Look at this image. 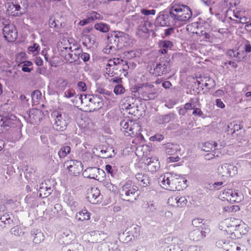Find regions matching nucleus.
Segmentation results:
<instances>
[{
  "instance_id": "42",
  "label": "nucleus",
  "mask_w": 251,
  "mask_h": 251,
  "mask_svg": "<svg viewBox=\"0 0 251 251\" xmlns=\"http://www.w3.org/2000/svg\"><path fill=\"white\" fill-rule=\"evenodd\" d=\"M105 169L108 174L111 175V176H113L116 174L118 169L115 166H111L107 164L105 166Z\"/></svg>"
},
{
  "instance_id": "57",
  "label": "nucleus",
  "mask_w": 251,
  "mask_h": 251,
  "mask_svg": "<svg viewBox=\"0 0 251 251\" xmlns=\"http://www.w3.org/2000/svg\"><path fill=\"white\" fill-rule=\"evenodd\" d=\"M0 220L2 222L5 223L6 221L8 222V223H9V220H10V217L9 214L8 213H4L3 214V215L0 218Z\"/></svg>"
},
{
  "instance_id": "56",
  "label": "nucleus",
  "mask_w": 251,
  "mask_h": 251,
  "mask_svg": "<svg viewBox=\"0 0 251 251\" xmlns=\"http://www.w3.org/2000/svg\"><path fill=\"white\" fill-rule=\"evenodd\" d=\"M179 157L178 155L175 156H170L167 157L166 159L167 163H170L171 162H177L179 160Z\"/></svg>"
},
{
  "instance_id": "58",
  "label": "nucleus",
  "mask_w": 251,
  "mask_h": 251,
  "mask_svg": "<svg viewBox=\"0 0 251 251\" xmlns=\"http://www.w3.org/2000/svg\"><path fill=\"white\" fill-rule=\"evenodd\" d=\"M215 104L218 107L222 109L225 107V104L220 99H217L215 100Z\"/></svg>"
},
{
  "instance_id": "36",
  "label": "nucleus",
  "mask_w": 251,
  "mask_h": 251,
  "mask_svg": "<svg viewBox=\"0 0 251 251\" xmlns=\"http://www.w3.org/2000/svg\"><path fill=\"white\" fill-rule=\"evenodd\" d=\"M71 148L69 146H63L59 151L58 154L60 158H64L71 152Z\"/></svg>"
},
{
  "instance_id": "49",
  "label": "nucleus",
  "mask_w": 251,
  "mask_h": 251,
  "mask_svg": "<svg viewBox=\"0 0 251 251\" xmlns=\"http://www.w3.org/2000/svg\"><path fill=\"white\" fill-rule=\"evenodd\" d=\"M88 18L91 22L96 20H100L102 19L101 16L99 13L94 11H93L90 14Z\"/></svg>"
},
{
  "instance_id": "43",
  "label": "nucleus",
  "mask_w": 251,
  "mask_h": 251,
  "mask_svg": "<svg viewBox=\"0 0 251 251\" xmlns=\"http://www.w3.org/2000/svg\"><path fill=\"white\" fill-rule=\"evenodd\" d=\"M147 205L146 210L148 213L154 212L157 209V205L153 201H149Z\"/></svg>"
},
{
  "instance_id": "19",
  "label": "nucleus",
  "mask_w": 251,
  "mask_h": 251,
  "mask_svg": "<svg viewBox=\"0 0 251 251\" xmlns=\"http://www.w3.org/2000/svg\"><path fill=\"white\" fill-rule=\"evenodd\" d=\"M241 221H242L239 219L235 218H230L226 219V224L228 229H226V231L227 233L230 232L229 234H231V236L234 234V236H235L234 231H235L236 228H237V226H238Z\"/></svg>"
},
{
  "instance_id": "33",
  "label": "nucleus",
  "mask_w": 251,
  "mask_h": 251,
  "mask_svg": "<svg viewBox=\"0 0 251 251\" xmlns=\"http://www.w3.org/2000/svg\"><path fill=\"white\" fill-rule=\"evenodd\" d=\"M243 199V197L241 195L233 190V194L231 195L229 202L230 203H238L241 201Z\"/></svg>"
},
{
  "instance_id": "1",
  "label": "nucleus",
  "mask_w": 251,
  "mask_h": 251,
  "mask_svg": "<svg viewBox=\"0 0 251 251\" xmlns=\"http://www.w3.org/2000/svg\"><path fill=\"white\" fill-rule=\"evenodd\" d=\"M161 186L170 191H180L185 187L186 179L183 177L171 173H165L161 176Z\"/></svg>"
},
{
  "instance_id": "17",
  "label": "nucleus",
  "mask_w": 251,
  "mask_h": 251,
  "mask_svg": "<svg viewBox=\"0 0 251 251\" xmlns=\"http://www.w3.org/2000/svg\"><path fill=\"white\" fill-rule=\"evenodd\" d=\"M88 110L93 111L100 109L103 105V100L100 95H91Z\"/></svg>"
},
{
  "instance_id": "63",
  "label": "nucleus",
  "mask_w": 251,
  "mask_h": 251,
  "mask_svg": "<svg viewBox=\"0 0 251 251\" xmlns=\"http://www.w3.org/2000/svg\"><path fill=\"white\" fill-rule=\"evenodd\" d=\"M194 110L193 111V114L194 115H198L199 116H201L203 115V112L201 110L200 108L194 107Z\"/></svg>"
},
{
  "instance_id": "40",
  "label": "nucleus",
  "mask_w": 251,
  "mask_h": 251,
  "mask_svg": "<svg viewBox=\"0 0 251 251\" xmlns=\"http://www.w3.org/2000/svg\"><path fill=\"white\" fill-rule=\"evenodd\" d=\"M32 100L34 103H38L42 98L41 92L36 90L34 91L31 94Z\"/></svg>"
},
{
  "instance_id": "21",
  "label": "nucleus",
  "mask_w": 251,
  "mask_h": 251,
  "mask_svg": "<svg viewBox=\"0 0 251 251\" xmlns=\"http://www.w3.org/2000/svg\"><path fill=\"white\" fill-rule=\"evenodd\" d=\"M169 62H165L157 64L154 69V73L157 75L161 76L169 72Z\"/></svg>"
},
{
  "instance_id": "35",
  "label": "nucleus",
  "mask_w": 251,
  "mask_h": 251,
  "mask_svg": "<svg viewBox=\"0 0 251 251\" xmlns=\"http://www.w3.org/2000/svg\"><path fill=\"white\" fill-rule=\"evenodd\" d=\"M230 241L231 240L228 238L226 240L224 239H220L216 242V245L218 248L226 251Z\"/></svg>"
},
{
  "instance_id": "34",
  "label": "nucleus",
  "mask_w": 251,
  "mask_h": 251,
  "mask_svg": "<svg viewBox=\"0 0 251 251\" xmlns=\"http://www.w3.org/2000/svg\"><path fill=\"white\" fill-rule=\"evenodd\" d=\"M62 243L64 245H69L73 240L74 236L73 234L69 232L68 233H63L61 235Z\"/></svg>"
},
{
  "instance_id": "9",
  "label": "nucleus",
  "mask_w": 251,
  "mask_h": 251,
  "mask_svg": "<svg viewBox=\"0 0 251 251\" xmlns=\"http://www.w3.org/2000/svg\"><path fill=\"white\" fill-rule=\"evenodd\" d=\"M2 30L4 37L8 42H13L17 38L18 31L13 24L5 25Z\"/></svg>"
},
{
  "instance_id": "30",
  "label": "nucleus",
  "mask_w": 251,
  "mask_h": 251,
  "mask_svg": "<svg viewBox=\"0 0 251 251\" xmlns=\"http://www.w3.org/2000/svg\"><path fill=\"white\" fill-rule=\"evenodd\" d=\"M50 194V189L44 186L43 184L40 185V187L37 192L38 196L42 198H46Z\"/></svg>"
},
{
  "instance_id": "61",
  "label": "nucleus",
  "mask_w": 251,
  "mask_h": 251,
  "mask_svg": "<svg viewBox=\"0 0 251 251\" xmlns=\"http://www.w3.org/2000/svg\"><path fill=\"white\" fill-rule=\"evenodd\" d=\"M65 97L70 98L73 97L75 95V92L71 89L67 90L64 93Z\"/></svg>"
},
{
  "instance_id": "6",
  "label": "nucleus",
  "mask_w": 251,
  "mask_h": 251,
  "mask_svg": "<svg viewBox=\"0 0 251 251\" xmlns=\"http://www.w3.org/2000/svg\"><path fill=\"white\" fill-rule=\"evenodd\" d=\"M51 116L54 120L53 127L55 130L63 131L66 129L70 120L67 114L55 110L51 113Z\"/></svg>"
},
{
  "instance_id": "41",
  "label": "nucleus",
  "mask_w": 251,
  "mask_h": 251,
  "mask_svg": "<svg viewBox=\"0 0 251 251\" xmlns=\"http://www.w3.org/2000/svg\"><path fill=\"white\" fill-rule=\"evenodd\" d=\"M83 44L86 46L90 47L95 43V41L92 40L90 35H85L82 37Z\"/></svg>"
},
{
  "instance_id": "8",
  "label": "nucleus",
  "mask_w": 251,
  "mask_h": 251,
  "mask_svg": "<svg viewBox=\"0 0 251 251\" xmlns=\"http://www.w3.org/2000/svg\"><path fill=\"white\" fill-rule=\"evenodd\" d=\"M138 93L139 98L144 100H154L157 97V93L152 85L143 86L138 89Z\"/></svg>"
},
{
  "instance_id": "2",
  "label": "nucleus",
  "mask_w": 251,
  "mask_h": 251,
  "mask_svg": "<svg viewBox=\"0 0 251 251\" xmlns=\"http://www.w3.org/2000/svg\"><path fill=\"white\" fill-rule=\"evenodd\" d=\"M170 16L176 22L180 21L186 22L192 16V12L189 7L174 2L170 9Z\"/></svg>"
},
{
  "instance_id": "45",
  "label": "nucleus",
  "mask_w": 251,
  "mask_h": 251,
  "mask_svg": "<svg viewBox=\"0 0 251 251\" xmlns=\"http://www.w3.org/2000/svg\"><path fill=\"white\" fill-rule=\"evenodd\" d=\"M178 198V196L176 195H174L172 196H171L169 198L168 200V203L169 205L173 207H176L177 204V199Z\"/></svg>"
},
{
  "instance_id": "48",
  "label": "nucleus",
  "mask_w": 251,
  "mask_h": 251,
  "mask_svg": "<svg viewBox=\"0 0 251 251\" xmlns=\"http://www.w3.org/2000/svg\"><path fill=\"white\" fill-rule=\"evenodd\" d=\"M240 207L238 205L226 206L224 207V210L227 212H233L238 211Z\"/></svg>"
},
{
  "instance_id": "20",
  "label": "nucleus",
  "mask_w": 251,
  "mask_h": 251,
  "mask_svg": "<svg viewBox=\"0 0 251 251\" xmlns=\"http://www.w3.org/2000/svg\"><path fill=\"white\" fill-rule=\"evenodd\" d=\"M83 176L86 178L99 180V169L97 167H90L84 170L82 173Z\"/></svg>"
},
{
  "instance_id": "22",
  "label": "nucleus",
  "mask_w": 251,
  "mask_h": 251,
  "mask_svg": "<svg viewBox=\"0 0 251 251\" xmlns=\"http://www.w3.org/2000/svg\"><path fill=\"white\" fill-rule=\"evenodd\" d=\"M14 125L13 120L7 116L0 115V130H8Z\"/></svg>"
},
{
  "instance_id": "64",
  "label": "nucleus",
  "mask_w": 251,
  "mask_h": 251,
  "mask_svg": "<svg viewBox=\"0 0 251 251\" xmlns=\"http://www.w3.org/2000/svg\"><path fill=\"white\" fill-rule=\"evenodd\" d=\"M80 57L84 62L88 61L90 59V55L86 52L81 53Z\"/></svg>"
},
{
  "instance_id": "3",
  "label": "nucleus",
  "mask_w": 251,
  "mask_h": 251,
  "mask_svg": "<svg viewBox=\"0 0 251 251\" xmlns=\"http://www.w3.org/2000/svg\"><path fill=\"white\" fill-rule=\"evenodd\" d=\"M28 7L27 0H10L5 4L6 12L12 17H20L25 14Z\"/></svg>"
},
{
  "instance_id": "32",
  "label": "nucleus",
  "mask_w": 251,
  "mask_h": 251,
  "mask_svg": "<svg viewBox=\"0 0 251 251\" xmlns=\"http://www.w3.org/2000/svg\"><path fill=\"white\" fill-rule=\"evenodd\" d=\"M135 177L141 185H142L143 187H146L148 185L149 180L146 176L143 175L142 173H138L136 175Z\"/></svg>"
},
{
  "instance_id": "60",
  "label": "nucleus",
  "mask_w": 251,
  "mask_h": 251,
  "mask_svg": "<svg viewBox=\"0 0 251 251\" xmlns=\"http://www.w3.org/2000/svg\"><path fill=\"white\" fill-rule=\"evenodd\" d=\"M237 243L233 241L232 240L229 243L228 247L226 251H235V247H234V244H237Z\"/></svg>"
},
{
  "instance_id": "46",
  "label": "nucleus",
  "mask_w": 251,
  "mask_h": 251,
  "mask_svg": "<svg viewBox=\"0 0 251 251\" xmlns=\"http://www.w3.org/2000/svg\"><path fill=\"white\" fill-rule=\"evenodd\" d=\"M40 47L39 45L36 43H34L33 46H31L28 48V52L33 53L34 54H38Z\"/></svg>"
},
{
  "instance_id": "12",
  "label": "nucleus",
  "mask_w": 251,
  "mask_h": 251,
  "mask_svg": "<svg viewBox=\"0 0 251 251\" xmlns=\"http://www.w3.org/2000/svg\"><path fill=\"white\" fill-rule=\"evenodd\" d=\"M25 54L21 52L16 56V62L19 64L18 66L21 68L22 71L29 73L33 70L32 63L29 61H26Z\"/></svg>"
},
{
  "instance_id": "15",
  "label": "nucleus",
  "mask_w": 251,
  "mask_h": 251,
  "mask_svg": "<svg viewBox=\"0 0 251 251\" xmlns=\"http://www.w3.org/2000/svg\"><path fill=\"white\" fill-rule=\"evenodd\" d=\"M116 58L108 59L105 63L104 72L109 77L115 78L117 75Z\"/></svg>"
},
{
  "instance_id": "55",
  "label": "nucleus",
  "mask_w": 251,
  "mask_h": 251,
  "mask_svg": "<svg viewBox=\"0 0 251 251\" xmlns=\"http://www.w3.org/2000/svg\"><path fill=\"white\" fill-rule=\"evenodd\" d=\"M49 25L50 27L52 28H58L59 25L57 24L56 20L53 18H50L49 20Z\"/></svg>"
},
{
  "instance_id": "39",
  "label": "nucleus",
  "mask_w": 251,
  "mask_h": 251,
  "mask_svg": "<svg viewBox=\"0 0 251 251\" xmlns=\"http://www.w3.org/2000/svg\"><path fill=\"white\" fill-rule=\"evenodd\" d=\"M95 28L102 32H107L109 31V27L107 25L103 23H97L95 25Z\"/></svg>"
},
{
  "instance_id": "37",
  "label": "nucleus",
  "mask_w": 251,
  "mask_h": 251,
  "mask_svg": "<svg viewBox=\"0 0 251 251\" xmlns=\"http://www.w3.org/2000/svg\"><path fill=\"white\" fill-rule=\"evenodd\" d=\"M222 154L221 150H213L210 152L204 155V159L206 160H210L215 157L219 156Z\"/></svg>"
},
{
  "instance_id": "59",
  "label": "nucleus",
  "mask_w": 251,
  "mask_h": 251,
  "mask_svg": "<svg viewBox=\"0 0 251 251\" xmlns=\"http://www.w3.org/2000/svg\"><path fill=\"white\" fill-rule=\"evenodd\" d=\"M153 141H160L164 139V136L159 134H156L155 135L151 137Z\"/></svg>"
},
{
  "instance_id": "7",
  "label": "nucleus",
  "mask_w": 251,
  "mask_h": 251,
  "mask_svg": "<svg viewBox=\"0 0 251 251\" xmlns=\"http://www.w3.org/2000/svg\"><path fill=\"white\" fill-rule=\"evenodd\" d=\"M116 69L117 75L115 78L111 79L110 81L114 83H119L122 81V75L126 76L128 75V71L129 66L126 61L122 59L116 58Z\"/></svg>"
},
{
  "instance_id": "27",
  "label": "nucleus",
  "mask_w": 251,
  "mask_h": 251,
  "mask_svg": "<svg viewBox=\"0 0 251 251\" xmlns=\"http://www.w3.org/2000/svg\"><path fill=\"white\" fill-rule=\"evenodd\" d=\"M91 96V95L81 94L79 97V99L81 101V105L84 108L86 109V110H88L91 100L90 97Z\"/></svg>"
},
{
  "instance_id": "54",
  "label": "nucleus",
  "mask_w": 251,
  "mask_h": 251,
  "mask_svg": "<svg viewBox=\"0 0 251 251\" xmlns=\"http://www.w3.org/2000/svg\"><path fill=\"white\" fill-rule=\"evenodd\" d=\"M77 88L80 91L85 92L87 90V86L85 82L79 81L77 84Z\"/></svg>"
},
{
  "instance_id": "11",
  "label": "nucleus",
  "mask_w": 251,
  "mask_h": 251,
  "mask_svg": "<svg viewBox=\"0 0 251 251\" xmlns=\"http://www.w3.org/2000/svg\"><path fill=\"white\" fill-rule=\"evenodd\" d=\"M65 164L71 175L77 176L83 170V165L81 161L76 160H70L67 161Z\"/></svg>"
},
{
  "instance_id": "47",
  "label": "nucleus",
  "mask_w": 251,
  "mask_h": 251,
  "mask_svg": "<svg viewBox=\"0 0 251 251\" xmlns=\"http://www.w3.org/2000/svg\"><path fill=\"white\" fill-rule=\"evenodd\" d=\"M168 18H166L164 15L159 16L156 19L157 22L161 26H166L167 25L168 22Z\"/></svg>"
},
{
  "instance_id": "50",
  "label": "nucleus",
  "mask_w": 251,
  "mask_h": 251,
  "mask_svg": "<svg viewBox=\"0 0 251 251\" xmlns=\"http://www.w3.org/2000/svg\"><path fill=\"white\" fill-rule=\"evenodd\" d=\"M75 47V50H71L70 51L72 52H73L74 54H76L77 57H78V59L79 58V56L82 52V50L80 47V45L77 43V42L74 45Z\"/></svg>"
},
{
  "instance_id": "4",
  "label": "nucleus",
  "mask_w": 251,
  "mask_h": 251,
  "mask_svg": "<svg viewBox=\"0 0 251 251\" xmlns=\"http://www.w3.org/2000/svg\"><path fill=\"white\" fill-rule=\"evenodd\" d=\"M120 125L125 136L132 137L142 136V128L139 123L124 119L121 122Z\"/></svg>"
},
{
  "instance_id": "29",
  "label": "nucleus",
  "mask_w": 251,
  "mask_h": 251,
  "mask_svg": "<svg viewBox=\"0 0 251 251\" xmlns=\"http://www.w3.org/2000/svg\"><path fill=\"white\" fill-rule=\"evenodd\" d=\"M67 62L73 63L76 61L78 59V57L74 54L73 52L68 51L67 53H63L61 55Z\"/></svg>"
},
{
  "instance_id": "25",
  "label": "nucleus",
  "mask_w": 251,
  "mask_h": 251,
  "mask_svg": "<svg viewBox=\"0 0 251 251\" xmlns=\"http://www.w3.org/2000/svg\"><path fill=\"white\" fill-rule=\"evenodd\" d=\"M90 213L86 209H82L76 214V219L79 221L89 220L90 219Z\"/></svg>"
},
{
  "instance_id": "53",
  "label": "nucleus",
  "mask_w": 251,
  "mask_h": 251,
  "mask_svg": "<svg viewBox=\"0 0 251 251\" xmlns=\"http://www.w3.org/2000/svg\"><path fill=\"white\" fill-rule=\"evenodd\" d=\"M141 13L145 16L150 15H154L156 13V11L154 9L148 10L146 9H142L141 10Z\"/></svg>"
},
{
  "instance_id": "38",
  "label": "nucleus",
  "mask_w": 251,
  "mask_h": 251,
  "mask_svg": "<svg viewBox=\"0 0 251 251\" xmlns=\"http://www.w3.org/2000/svg\"><path fill=\"white\" fill-rule=\"evenodd\" d=\"M177 204L176 207H185L187 205L188 201L185 196H181L177 199Z\"/></svg>"
},
{
  "instance_id": "62",
  "label": "nucleus",
  "mask_w": 251,
  "mask_h": 251,
  "mask_svg": "<svg viewBox=\"0 0 251 251\" xmlns=\"http://www.w3.org/2000/svg\"><path fill=\"white\" fill-rule=\"evenodd\" d=\"M57 83L63 87H65L68 85V81L63 78H59L57 81Z\"/></svg>"
},
{
  "instance_id": "51",
  "label": "nucleus",
  "mask_w": 251,
  "mask_h": 251,
  "mask_svg": "<svg viewBox=\"0 0 251 251\" xmlns=\"http://www.w3.org/2000/svg\"><path fill=\"white\" fill-rule=\"evenodd\" d=\"M125 88L122 85L118 84L116 85L114 89V92L116 95H119L124 93Z\"/></svg>"
},
{
  "instance_id": "24",
  "label": "nucleus",
  "mask_w": 251,
  "mask_h": 251,
  "mask_svg": "<svg viewBox=\"0 0 251 251\" xmlns=\"http://www.w3.org/2000/svg\"><path fill=\"white\" fill-rule=\"evenodd\" d=\"M146 164L148 166L149 169H154L156 170L159 168V162L156 157H148L146 159Z\"/></svg>"
},
{
  "instance_id": "28",
  "label": "nucleus",
  "mask_w": 251,
  "mask_h": 251,
  "mask_svg": "<svg viewBox=\"0 0 251 251\" xmlns=\"http://www.w3.org/2000/svg\"><path fill=\"white\" fill-rule=\"evenodd\" d=\"M233 194V189H226L223 190L219 195V198L223 201H229L231 195Z\"/></svg>"
},
{
  "instance_id": "18",
  "label": "nucleus",
  "mask_w": 251,
  "mask_h": 251,
  "mask_svg": "<svg viewBox=\"0 0 251 251\" xmlns=\"http://www.w3.org/2000/svg\"><path fill=\"white\" fill-rule=\"evenodd\" d=\"M225 144L220 143L218 144L215 141H208L202 144L201 149L206 152L212 151L213 150H221L224 148Z\"/></svg>"
},
{
  "instance_id": "31",
  "label": "nucleus",
  "mask_w": 251,
  "mask_h": 251,
  "mask_svg": "<svg viewBox=\"0 0 251 251\" xmlns=\"http://www.w3.org/2000/svg\"><path fill=\"white\" fill-rule=\"evenodd\" d=\"M248 231L249 227L248 225L242 221L235 230L236 233L240 235H246L248 233Z\"/></svg>"
},
{
  "instance_id": "10",
  "label": "nucleus",
  "mask_w": 251,
  "mask_h": 251,
  "mask_svg": "<svg viewBox=\"0 0 251 251\" xmlns=\"http://www.w3.org/2000/svg\"><path fill=\"white\" fill-rule=\"evenodd\" d=\"M76 43L73 39H62L58 43V48L59 51L60 55H61L63 53L69 52L71 50H75L74 46Z\"/></svg>"
},
{
  "instance_id": "13",
  "label": "nucleus",
  "mask_w": 251,
  "mask_h": 251,
  "mask_svg": "<svg viewBox=\"0 0 251 251\" xmlns=\"http://www.w3.org/2000/svg\"><path fill=\"white\" fill-rule=\"evenodd\" d=\"M101 197L100 190L96 187L88 189L86 197L87 201L92 204H96L100 202Z\"/></svg>"
},
{
  "instance_id": "44",
  "label": "nucleus",
  "mask_w": 251,
  "mask_h": 251,
  "mask_svg": "<svg viewBox=\"0 0 251 251\" xmlns=\"http://www.w3.org/2000/svg\"><path fill=\"white\" fill-rule=\"evenodd\" d=\"M203 219L201 218H196L192 220V225L196 227H202L204 226H207L204 223H203Z\"/></svg>"
},
{
  "instance_id": "23",
  "label": "nucleus",
  "mask_w": 251,
  "mask_h": 251,
  "mask_svg": "<svg viewBox=\"0 0 251 251\" xmlns=\"http://www.w3.org/2000/svg\"><path fill=\"white\" fill-rule=\"evenodd\" d=\"M159 46L160 48L159 52L161 54H164L167 53L168 50L173 47V44L170 41L162 40L159 41Z\"/></svg>"
},
{
  "instance_id": "16",
  "label": "nucleus",
  "mask_w": 251,
  "mask_h": 251,
  "mask_svg": "<svg viewBox=\"0 0 251 251\" xmlns=\"http://www.w3.org/2000/svg\"><path fill=\"white\" fill-rule=\"evenodd\" d=\"M234 167L229 163H225L218 169L219 176L225 178H228L235 174Z\"/></svg>"
},
{
  "instance_id": "26",
  "label": "nucleus",
  "mask_w": 251,
  "mask_h": 251,
  "mask_svg": "<svg viewBox=\"0 0 251 251\" xmlns=\"http://www.w3.org/2000/svg\"><path fill=\"white\" fill-rule=\"evenodd\" d=\"M166 153L168 155H174L178 151H180L179 146L177 145L167 143L165 146Z\"/></svg>"
},
{
  "instance_id": "14",
  "label": "nucleus",
  "mask_w": 251,
  "mask_h": 251,
  "mask_svg": "<svg viewBox=\"0 0 251 251\" xmlns=\"http://www.w3.org/2000/svg\"><path fill=\"white\" fill-rule=\"evenodd\" d=\"M210 229L208 226H204L202 227V229L197 228L192 231L189 233V237L191 239L194 241H199L205 237L207 234L209 233Z\"/></svg>"
},
{
  "instance_id": "52",
  "label": "nucleus",
  "mask_w": 251,
  "mask_h": 251,
  "mask_svg": "<svg viewBox=\"0 0 251 251\" xmlns=\"http://www.w3.org/2000/svg\"><path fill=\"white\" fill-rule=\"evenodd\" d=\"M43 240V234L41 232H38L35 234V236L33 239V242L38 244L41 242L42 240Z\"/></svg>"
},
{
  "instance_id": "5",
  "label": "nucleus",
  "mask_w": 251,
  "mask_h": 251,
  "mask_svg": "<svg viewBox=\"0 0 251 251\" xmlns=\"http://www.w3.org/2000/svg\"><path fill=\"white\" fill-rule=\"evenodd\" d=\"M139 195L138 187L131 182L125 183L120 192L121 199L128 201H133L137 200Z\"/></svg>"
}]
</instances>
